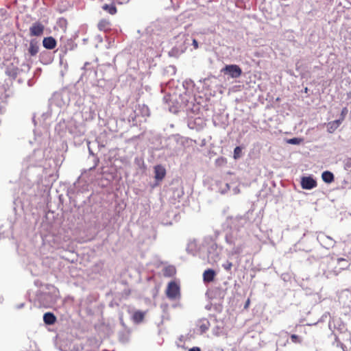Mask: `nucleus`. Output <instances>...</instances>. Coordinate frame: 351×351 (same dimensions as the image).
I'll return each mask as SVG.
<instances>
[{"label": "nucleus", "mask_w": 351, "mask_h": 351, "mask_svg": "<svg viewBox=\"0 0 351 351\" xmlns=\"http://www.w3.org/2000/svg\"><path fill=\"white\" fill-rule=\"evenodd\" d=\"M247 232L244 228H230L226 232L225 241L232 255L240 254L245 246Z\"/></svg>", "instance_id": "f257e3e1"}, {"label": "nucleus", "mask_w": 351, "mask_h": 351, "mask_svg": "<svg viewBox=\"0 0 351 351\" xmlns=\"http://www.w3.org/2000/svg\"><path fill=\"white\" fill-rule=\"evenodd\" d=\"M44 158V152L42 149L34 150L22 163V177L27 178L29 180H33L38 171V167L42 166Z\"/></svg>", "instance_id": "f03ea898"}, {"label": "nucleus", "mask_w": 351, "mask_h": 351, "mask_svg": "<svg viewBox=\"0 0 351 351\" xmlns=\"http://www.w3.org/2000/svg\"><path fill=\"white\" fill-rule=\"evenodd\" d=\"M70 101V95L67 90H62L55 93L51 99L52 104L62 108L69 105Z\"/></svg>", "instance_id": "7ed1b4c3"}, {"label": "nucleus", "mask_w": 351, "mask_h": 351, "mask_svg": "<svg viewBox=\"0 0 351 351\" xmlns=\"http://www.w3.org/2000/svg\"><path fill=\"white\" fill-rule=\"evenodd\" d=\"M221 73L232 78H238L242 75V69L237 64H227L221 69Z\"/></svg>", "instance_id": "20e7f679"}, {"label": "nucleus", "mask_w": 351, "mask_h": 351, "mask_svg": "<svg viewBox=\"0 0 351 351\" xmlns=\"http://www.w3.org/2000/svg\"><path fill=\"white\" fill-rule=\"evenodd\" d=\"M176 38L180 41L182 44H180V45H176L169 51V55L171 57H178L180 54L184 53L186 49V46L185 44L186 38L185 35L179 34L178 37Z\"/></svg>", "instance_id": "39448f33"}, {"label": "nucleus", "mask_w": 351, "mask_h": 351, "mask_svg": "<svg viewBox=\"0 0 351 351\" xmlns=\"http://www.w3.org/2000/svg\"><path fill=\"white\" fill-rule=\"evenodd\" d=\"M166 295L171 300L179 299L180 297V289L178 284L175 281L169 282L166 290Z\"/></svg>", "instance_id": "423d86ee"}, {"label": "nucleus", "mask_w": 351, "mask_h": 351, "mask_svg": "<svg viewBox=\"0 0 351 351\" xmlns=\"http://www.w3.org/2000/svg\"><path fill=\"white\" fill-rule=\"evenodd\" d=\"M221 250L216 243L211 241L207 247L208 260L209 262H217L219 258Z\"/></svg>", "instance_id": "0eeeda50"}, {"label": "nucleus", "mask_w": 351, "mask_h": 351, "mask_svg": "<svg viewBox=\"0 0 351 351\" xmlns=\"http://www.w3.org/2000/svg\"><path fill=\"white\" fill-rule=\"evenodd\" d=\"M38 301L45 307L51 306L56 302V295L50 293H42L38 295Z\"/></svg>", "instance_id": "6e6552de"}, {"label": "nucleus", "mask_w": 351, "mask_h": 351, "mask_svg": "<svg viewBox=\"0 0 351 351\" xmlns=\"http://www.w3.org/2000/svg\"><path fill=\"white\" fill-rule=\"evenodd\" d=\"M301 186L303 189L311 190L316 187L317 182L312 176H304L301 178Z\"/></svg>", "instance_id": "1a4fd4ad"}, {"label": "nucleus", "mask_w": 351, "mask_h": 351, "mask_svg": "<svg viewBox=\"0 0 351 351\" xmlns=\"http://www.w3.org/2000/svg\"><path fill=\"white\" fill-rule=\"evenodd\" d=\"M45 26L40 22H36L29 27L31 36H40L43 34Z\"/></svg>", "instance_id": "9d476101"}, {"label": "nucleus", "mask_w": 351, "mask_h": 351, "mask_svg": "<svg viewBox=\"0 0 351 351\" xmlns=\"http://www.w3.org/2000/svg\"><path fill=\"white\" fill-rule=\"evenodd\" d=\"M63 333L58 332L56 337L55 345L61 351H67L69 341H64Z\"/></svg>", "instance_id": "9b49d317"}, {"label": "nucleus", "mask_w": 351, "mask_h": 351, "mask_svg": "<svg viewBox=\"0 0 351 351\" xmlns=\"http://www.w3.org/2000/svg\"><path fill=\"white\" fill-rule=\"evenodd\" d=\"M163 101L166 104L168 105L169 110L171 112L176 113L178 112V107L177 106L178 103L176 104V105L174 104L173 96L171 95L170 94L166 95L163 97Z\"/></svg>", "instance_id": "f8f14e48"}, {"label": "nucleus", "mask_w": 351, "mask_h": 351, "mask_svg": "<svg viewBox=\"0 0 351 351\" xmlns=\"http://www.w3.org/2000/svg\"><path fill=\"white\" fill-rule=\"evenodd\" d=\"M154 173H155V176H154L155 179L157 181H161L165 177L166 169L161 165H156L154 167Z\"/></svg>", "instance_id": "ddd939ff"}, {"label": "nucleus", "mask_w": 351, "mask_h": 351, "mask_svg": "<svg viewBox=\"0 0 351 351\" xmlns=\"http://www.w3.org/2000/svg\"><path fill=\"white\" fill-rule=\"evenodd\" d=\"M56 45V40L52 36L45 37L43 40V45L47 49H53Z\"/></svg>", "instance_id": "4468645a"}, {"label": "nucleus", "mask_w": 351, "mask_h": 351, "mask_svg": "<svg viewBox=\"0 0 351 351\" xmlns=\"http://www.w3.org/2000/svg\"><path fill=\"white\" fill-rule=\"evenodd\" d=\"M5 72L8 76L15 79L19 74V68L13 64H10L6 66Z\"/></svg>", "instance_id": "2eb2a0df"}, {"label": "nucleus", "mask_w": 351, "mask_h": 351, "mask_svg": "<svg viewBox=\"0 0 351 351\" xmlns=\"http://www.w3.org/2000/svg\"><path fill=\"white\" fill-rule=\"evenodd\" d=\"M39 51L38 43L36 39H32L29 42L28 52L31 56H36Z\"/></svg>", "instance_id": "dca6fc26"}, {"label": "nucleus", "mask_w": 351, "mask_h": 351, "mask_svg": "<svg viewBox=\"0 0 351 351\" xmlns=\"http://www.w3.org/2000/svg\"><path fill=\"white\" fill-rule=\"evenodd\" d=\"M216 275L215 271L212 269H208L204 271L203 280L205 282H210L214 280Z\"/></svg>", "instance_id": "f3484780"}, {"label": "nucleus", "mask_w": 351, "mask_h": 351, "mask_svg": "<svg viewBox=\"0 0 351 351\" xmlns=\"http://www.w3.org/2000/svg\"><path fill=\"white\" fill-rule=\"evenodd\" d=\"M43 321L47 325H52L56 322V317L53 313L47 312L43 315Z\"/></svg>", "instance_id": "a211bd4d"}, {"label": "nucleus", "mask_w": 351, "mask_h": 351, "mask_svg": "<svg viewBox=\"0 0 351 351\" xmlns=\"http://www.w3.org/2000/svg\"><path fill=\"white\" fill-rule=\"evenodd\" d=\"M77 45L74 43L72 39H67L64 46L61 49V51L66 53L68 51L73 50L76 47Z\"/></svg>", "instance_id": "6ab92c4d"}, {"label": "nucleus", "mask_w": 351, "mask_h": 351, "mask_svg": "<svg viewBox=\"0 0 351 351\" xmlns=\"http://www.w3.org/2000/svg\"><path fill=\"white\" fill-rule=\"evenodd\" d=\"M323 181L327 184H330L334 181V175L329 171H325L322 174Z\"/></svg>", "instance_id": "aec40b11"}, {"label": "nucleus", "mask_w": 351, "mask_h": 351, "mask_svg": "<svg viewBox=\"0 0 351 351\" xmlns=\"http://www.w3.org/2000/svg\"><path fill=\"white\" fill-rule=\"evenodd\" d=\"M320 240L325 244L326 248L332 247L335 245V241L330 237L322 235L320 237Z\"/></svg>", "instance_id": "412c9836"}, {"label": "nucleus", "mask_w": 351, "mask_h": 351, "mask_svg": "<svg viewBox=\"0 0 351 351\" xmlns=\"http://www.w3.org/2000/svg\"><path fill=\"white\" fill-rule=\"evenodd\" d=\"M209 326L210 323L208 320L204 319L202 321H199L197 324V327L199 328L200 334H203L206 331H207L208 330Z\"/></svg>", "instance_id": "4be33fe9"}, {"label": "nucleus", "mask_w": 351, "mask_h": 351, "mask_svg": "<svg viewBox=\"0 0 351 351\" xmlns=\"http://www.w3.org/2000/svg\"><path fill=\"white\" fill-rule=\"evenodd\" d=\"M176 272V268L172 265L167 266L162 270L163 276L165 277H172Z\"/></svg>", "instance_id": "5701e85b"}, {"label": "nucleus", "mask_w": 351, "mask_h": 351, "mask_svg": "<svg viewBox=\"0 0 351 351\" xmlns=\"http://www.w3.org/2000/svg\"><path fill=\"white\" fill-rule=\"evenodd\" d=\"M144 315H145L144 313H143L141 311H137L134 312L132 315L133 321L137 324L140 323L141 322L143 321V319L144 318Z\"/></svg>", "instance_id": "b1692460"}, {"label": "nucleus", "mask_w": 351, "mask_h": 351, "mask_svg": "<svg viewBox=\"0 0 351 351\" xmlns=\"http://www.w3.org/2000/svg\"><path fill=\"white\" fill-rule=\"evenodd\" d=\"M104 10L108 12L109 14L113 15L117 12V8L113 4H104L102 6Z\"/></svg>", "instance_id": "393cba45"}, {"label": "nucleus", "mask_w": 351, "mask_h": 351, "mask_svg": "<svg viewBox=\"0 0 351 351\" xmlns=\"http://www.w3.org/2000/svg\"><path fill=\"white\" fill-rule=\"evenodd\" d=\"M57 25L65 32L67 26L66 19L63 17L58 19L57 21Z\"/></svg>", "instance_id": "a878e982"}, {"label": "nucleus", "mask_w": 351, "mask_h": 351, "mask_svg": "<svg viewBox=\"0 0 351 351\" xmlns=\"http://www.w3.org/2000/svg\"><path fill=\"white\" fill-rule=\"evenodd\" d=\"M193 82L191 80H186L183 82L182 86L185 89V93H186L191 88L193 87Z\"/></svg>", "instance_id": "bb28decb"}, {"label": "nucleus", "mask_w": 351, "mask_h": 351, "mask_svg": "<svg viewBox=\"0 0 351 351\" xmlns=\"http://www.w3.org/2000/svg\"><path fill=\"white\" fill-rule=\"evenodd\" d=\"M98 27L100 30H107L110 28V23L106 20H102L98 23Z\"/></svg>", "instance_id": "cd10ccee"}, {"label": "nucleus", "mask_w": 351, "mask_h": 351, "mask_svg": "<svg viewBox=\"0 0 351 351\" xmlns=\"http://www.w3.org/2000/svg\"><path fill=\"white\" fill-rule=\"evenodd\" d=\"M337 263L341 266V269H344L349 267V263L347 260L343 258H337Z\"/></svg>", "instance_id": "c85d7f7f"}, {"label": "nucleus", "mask_w": 351, "mask_h": 351, "mask_svg": "<svg viewBox=\"0 0 351 351\" xmlns=\"http://www.w3.org/2000/svg\"><path fill=\"white\" fill-rule=\"evenodd\" d=\"M242 155V147L240 146H237L234 149V158L237 160L241 157Z\"/></svg>", "instance_id": "c756f323"}, {"label": "nucleus", "mask_w": 351, "mask_h": 351, "mask_svg": "<svg viewBox=\"0 0 351 351\" xmlns=\"http://www.w3.org/2000/svg\"><path fill=\"white\" fill-rule=\"evenodd\" d=\"M320 257L318 256L312 255L308 257L306 260L308 265H312L319 260Z\"/></svg>", "instance_id": "7c9ffc66"}, {"label": "nucleus", "mask_w": 351, "mask_h": 351, "mask_svg": "<svg viewBox=\"0 0 351 351\" xmlns=\"http://www.w3.org/2000/svg\"><path fill=\"white\" fill-rule=\"evenodd\" d=\"M134 164L139 168L143 169L145 167L144 160L142 158L136 157L134 158Z\"/></svg>", "instance_id": "2f4dec72"}, {"label": "nucleus", "mask_w": 351, "mask_h": 351, "mask_svg": "<svg viewBox=\"0 0 351 351\" xmlns=\"http://www.w3.org/2000/svg\"><path fill=\"white\" fill-rule=\"evenodd\" d=\"M337 128V125L333 121L329 122L327 125V130L329 133L334 132Z\"/></svg>", "instance_id": "473e14b6"}, {"label": "nucleus", "mask_w": 351, "mask_h": 351, "mask_svg": "<svg viewBox=\"0 0 351 351\" xmlns=\"http://www.w3.org/2000/svg\"><path fill=\"white\" fill-rule=\"evenodd\" d=\"M302 138L294 137L287 140V143L291 145H299L302 142Z\"/></svg>", "instance_id": "72a5a7b5"}, {"label": "nucleus", "mask_w": 351, "mask_h": 351, "mask_svg": "<svg viewBox=\"0 0 351 351\" xmlns=\"http://www.w3.org/2000/svg\"><path fill=\"white\" fill-rule=\"evenodd\" d=\"M343 167L346 171H351V158H347L343 160Z\"/></svg>", "instance_id": "f704fd0d"}, {"label": "nucleus", "mask_w": 351, "mask_h": 351, "mask_svg": "<svg viewBox=\"0 0 351 351\" xmlns=\"http://www.w3.org/2000/svg\"><path fill=\"white\" fill-rule=\"evenodd\" d=\"M232 267V263L228 261H226L222 264V267L227 271H230Z\"/></svg>", "instance_id": "c9c22d12"}, {"label": "nucleus", "mask_w": 351, "mask_h": 351, "mask_svg": "<svg viewBox=\"0 0 351 351\" xmlns=\"http://www.w3.org/2000/svg\"><path fill=\"white\" fill-rule=\"evenodd\" d=\"M333 346H335L337 347H341L344 350V346L343 344L339 341L338 337L337 335H335V341L332 343Z\"/></svg>", "instance_id": "e433bc0d"}, {"label": "nucleus", "mask_w": 351, "mask_h": 351, "mask_svg": "<svg viewBox=\"0 0 351 351\" xmlns=\"http://www.w3.org/2000/svg\"><path fill=\"white\" fill-rule=\"evenodd\" d=\"M141 110L143 116H149V108L146 105H143L141 107Z\"/></svg>", "instance_id": "4c0bfd02"}, {"label": "nucleus", "mask_w": 351, "mask_h": 351, "mask_svg": "<svg viewBox=\"0 0 351 351\" xmlns=\"http://www.w3.org/2000/svg\"><path fill=\"white\" fill-rule=\"evenodd\" d=\"M84 346L82 343H75L73 345L71 351H82Z\"/></svg>", "instance_id": "58836bf2"}, {"label": "nucleus", "mask_w": 351, "mask_h": 351, "mask_svg": "<svg viewBox=\"0 0 351 351\" xmlns=\"http://www.w3.org/2000/svg\"><path fill=\"white\" fill-rule=\"evenodd\" d=\"M290 338L291 341L294 343H299L301 342V338L297 335H291Z\"/></svg>", "instance_id": "ea45409f"}, {"label": "nucleus", "mask_w": 351, "mask_h": 351, "mask_svg": "<svg viewBox=\"0 0 351 351\" xmlns=\"http://www.w3.org/2000/svg\"><path fill=\"white\" fill-rule=\"evenodd\" d=\"M230 189V185L228 183L224 184V187L220 189V193L221 194L226 193Z\"/></svg>", "instance_id": "a19ab883"}, {"label": "nucleus", "mask_w": 351, "mask_h": 351, "mask_svg": "<svg viewBox=\"0 0 351 351\" xmlns=\"http://www.w3.org/2000/svg\"><path fill=\"white\" fill-rule=\"evenodd\" d=\"M343 119V117H342L340 119H337V120L333 121V123H335L337 125V127L339 128V125H341Z\"/></svg>", "instance_id": "79ce46f5"}, {"label": "nucleus", "mask_w": 351, "mask_h": 351, "mask_svg": "<svg viewBox=\"0 0 351 351\" xmlns=\"http://www.w3.org/2000/svg\"><path fill=\"white\" fill-rule=\"evenodd\" d=\"M192 45L195 49L198 48V42L196 39H193Z\"/></svg>", "instance_id": "37998d69"}, {"label": "nucleus", "mask_w": 351, "mask_h": 351, "mask_svg": "<svg viewBox=\"0 0 351 351\" xmlns=\"http://www.w3.org/2000/svg\"><path fill=\"white\" fill-rule=\"evenodd\" d=\"M189 351H201L200 348L198 347H193L192 348H190Z\"/></svg>", "instance_id": "c03bdc74"}, {"label": "nucleus", "mask_w": 351, "mask_h": 351, "mask_svg": "<svg viewBox=\"0 0 351 351\" xmlns=\"http://www.w3.org/2000/svg\"><path fill=\"white\" fill-rule=\"evenodd\" d=\"M95 165H94L93 167H90V170H92V169H95V167L97 165V163L99 162V159H98V158H96V159L95 160Z\"/></svg>", "instance_id": "a18cd8bd"}, {"label": "nucleus", "mask_w": 351, "mask_h": 351, "mask_svg": "<svg viewBox=\"0 0 351 351\" xmlns=\"http://www.w3.org/2000/svg\"><path fill=\"white\" fill-rule=\"evenodd\" d=\"M238 219L240 221V223L242 225L245 222V219L243 218L242 217H240Z\"/></svg>", "instance_id": "49530a36"}, {"label": "nucleus", "mask_w": 351, "mask_h": 351, "mask_svg": "<svg viewBox=\"0 0 351 351\" xmlns=\"http://www.w3.org/2000/svg\"><path fill=\"white\" fill-rule=\"evenodd\" d=\"M173 139L176 141V142H178L179 139H180V137L178 136H174L173 137Z\"/></svg>", "instance_id": "de8ad7c7"}, {"label": "nucleus", "mask_w": 351, "mask_h": 351, "mask_svg": "<svg viewBox=\"0 0 351 351\" xmlns=\"http://www.w3.org/2000/svg\"><path fill=\"white\" fill-rule=\"evenodd\" d=\"M347 112V109L346 108H344L343 110H342V112H341V115H342V117H343V114Z\"/></svg>", "instance_id": "09e8293b"}, {"label": "nucleus", "mask_w": 351, "mask_h": 351, "mask_svg": "<svg viewBox=\"0 0 351 351\" xmlns=\"http://www.w3.org/2000/svg\"><path fill=\"white\" fill-rule=\"evenodd\" d=\"M23 306H24V303H21V304H19V305L16 306V308H19V309H20V308H23Z\"/></svg>", "instance_id": "8fccbe9b"}, {"label": "nucleus", "mask_w": 351, "mask_h": 351, "mask_svg": "<svg viewBox=\"0 0 351 351\" xmlns=\"http://www.w3.org/2000/svg\"><path fill=\"white\" fill-rule=\"evenodd\" d=\"M249 304H250V300H247L244 307L247 308Z\"/></svg>", "instance_id": "3c124183"}, {"label": "nucleus", "mask_w": 351, "mask_h": 351, "mask_svg": "<svg viewBox=\"0 0 351 351\" xmlns=\"http://www.w3.org/2000/svg\"><path fill=\"white\" fill-rule=\"evenodd\" d=\"M128 1H129V0H120V1H119V3H125V2H128Z\"/></svg>", "instance_id": "603ef678"}, {"label": "nucleus", "mask_w": 351, "mask_h": 351, "mask_svg": "<svg viewBox=\"0 0 351 351\" xmlns=\"http://www.w3.org/2000/svg\"><path fill=\"white\" fill-rule=\"evenodd\" d=\"M162 223H163L164 224H165V225H171V224H172V223H171V221H169V222H167H167L162 221Z\"/></svg>", "instance_id": "864d4df0"}, {"label": "nucleus", "mask_w": 351, "mask_h": 351, "mask_svg": "<svg viewBox=\"0 0 351 351\" xmlns=\"http://www.w3.org/2000/svg\"><path fill=\"white\" fill-rule=\"evenodd\" d=\"M119 319H120V322H121V325L124 326V325H125V324H124V323H123V321L122 317H120V318H119Z\"/></svg>", "instance_id": "5fc2aeb1"}, {"label": "nucleus", "mask_w": 351, "mask_h": 351, "mask_svg": "<svg viewBox=\"0 0 351 351\" xmlns=\"http://www.w3.org/2000/svg\"><path fill=\"white\" fill-rule=\"evenodd\" d=\"M3 301V296L0 295V304H1Z\"/></svg>", "instance_id": "6e6d98bb"}, {"label": "nucleus", "mask_w": 351, "mask_h": 351, "mask_svg": "<svg viewBox=\"0 0 351 351\" xmlns=\"http://www.w3.org/2000/svg\"><path fill=\"white\" fill-rule=\"evenodd\" d=\"M348 97L351 98V91L348 94Z\"/></svg>", "instance_id": "4d7b16f0"}, {"label": "nucleus", "mask_w": 351, "mask_h": 351, "mask_svg": "<svg viewBox=\"0 0 351 351\" xmlns=\"http://www.w3.org/2000/svg\"><path fill=\"white\" fill-rule=\"evenodd\" d=\"M304 92H305V93H307V92H308V88H304Z\"/></svg>", "instance_id": "13d9d810"}, {"label": "nucleus", "mask_w": 351, "mask_h": 351, "mask_svg": "<svg viewBox=\"0 0 351 351\" xmlns=\"http://www.w3.org/2000/svg\"><path fill=\"white\" fill-rule=\"evenodd\" d=\"M89 63L88 62H86L85 64H84V67L86 66V65H88Z\"/></svg>", "instance_id": "bf43d9fd"}, {"label": "nucleus", "mask_w": 351, "mask_h": 351, "mask_svg": "<svg viewBox=\"0 0 351 351\" xmlns=\"http://www.w3.org/2000/svg\"><path fill=\"white\" fill-rule=\"evenodd\" d=\"M89 152H90V154H93L92 151L90 149H89Z\"/></svg>", "instance_id": "052dcab7"}]
</instances>
